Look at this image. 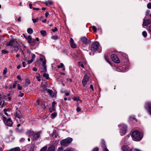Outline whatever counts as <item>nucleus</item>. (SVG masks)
Instances as JSON below:
<instances>
[{"label": "nucleus", "instance_id": "20e7f679", "mask_svg": "<svg viewBox=\"0 0 151 151\" xmlns=\"http://www.w3.org/2000/svg\"><path fill=\"white\" fill-rule=\"evenodd\" d=\"M73 140L72 138L68 137L60 141V143L61 146H65L70 144Z\"/></svg>", "mask_w": 151, "mask_h": 151}, {"label": "nucleus", "instance_id": "f704fd0d", "mask_svg": "<svg viewBox=\"0 0 151 151\" xmlns=\"http://www.w3.org/2000/svg\"><path fill=\"white\" fill-rule=\"evenodd\" d=\"M142 35L144 37H146L147 36V33L146 32L144 31L142 32Z\"/></svg>", "mask_w": 151, "mask_h": 151}, {"label": "nucleus", "instance_id": "338daca9", "mask_svg": "<svg viewBox=\"0 0 151 151\" xmlns=\"http://www.w3.org/2000/svg\"><path fill=\"white\" fill-rule=\"evenodd\" d=\"M21 21V17H19L18 18V19H17V21L19 22H20Z\"/></svg>", "mask_w": 151, "mask_h": 151}, {"label": "nucleus", "instance_id": "4d7b16f0", "mask_svg": "<svg viewBox=\"0 0 151 151\" xmlns=\"http://www.w3.org/2000/svg\"><path fill=\"white\" fill-rule=\"evenodd\" d=\"M81 109L79 107H77V108L76 109V110H77V111L78 112H79L80 111H81Z\"/></svg>", "mask_w": 151, "mask_h": 151}, {"label": "nucleus", "instance_id": "58836bf2", "mask_svg": "<svg viewBox=\"0 0 151 151\" xmlns=\"http://www.w3.org/2000/svg\"><path fill=\"white\" fill-rule=\"evenodd\" d=\"M39 18H37L35 19H34L32 18V21H33V22L34 23H35L38 21L39 20Z\"/></svg>", "mask_w": 151, "mask_h": 151}, {"label": "nucleus", "instance_id": "a19ab883", "mask_svg": "<svg viewBox=\"0 0 151 151\" xmlns=\"http://www.w3.org/2000/svg\"><path fill=\"white\" fill-rule=\"evenodd\" d=\"M43 76L47 79H48L49 78V75L47 74L46 73H44L43 75Z\"/></svg>", "mask_w": 151, "mask_h": 151}, {"label": "nucleus", "instance_id": "c9c22d12", "mask_svg": "<svg viewBox=\"0 0 151 151\" xmlns=\"http://www.w3.org/2000/svg\"><path fill=\"white\" fill-rule=\"evenodd\" d=\"M9 51L6 49L3 50H2V53L3 54L8 53Z\"/></svg>", "mask_w": 151, "mask_h": 151}, {"label": "nucleus", "instance_id": "2f4dec72", "mask_svg": "<svg viewBox=\"0 0 151 151\" xmlns=\"http://www.w3.org/2000/svg\"><path fill=\"white\" fill-rule=\"evenodd\" d=\"M51 38L53 40H57L58 38L57 36L55 35L54 36H52L51 37Z\"/></svg>", "mask_w": 151, "mask_h": 151}, {"label": "nucleus", "instance_id": "8fccbe9b", "mask_svg": "<svg viewBox=\"0 0 151 151\" xmlns=\"http://www.w3.org/2000/svg\"><path fill=\"white\" fill-rule=\"evenodd\" d=\"M51 30L53 32H55L58 30V29L56 27H55L54 29H52Z\"/></svg>", "mask_w": 151, "mask_h": 151}, {"label": "nucleus", "instance_id": "7c9ffc66", "mask_svg": "<svg viewBox=\"0 0 151 151\" xmlns=\"http://www.w3.org/2000/svg\"><path fill=\"white\" fill-rule=\"evenodd\" d=\"M45 3L47 6H48L52 5L53 4V2L51 1H46L45 2Z\"/></svg>", "mask_w": 151, "mask_h": 151}, {"label": "nucleus", "instance_id": "7ed1b4c3", "mask_svg": "<svg viewBox=\"0 0 151 151\" xmlns=\"http://www.w3.org/2000/svg\"><path fill=\"white\" fill-rule=\"evenodd\" d=\"M119 127L121 128L120 131V133L121 136L124 135L126 133L127 131V126L123 124H119Z\"/></svg>", "mask_w": 151, "mask_h": 151}, {"label": "nucleus", "instance_id": "f3484780", "mask_svg": "<svg viewBox=\"0 0 151 151\" xmlns=\"http://www.w3.org/2000/svg\"><path fill=\"white\" fill-rule=\"evenodd\" d=\"M145 107L148 108L150 114L151 115V103L149 102L147 103Z\"/></svg>", "mask_w": 151, "mask_h": 151}, {"label": "nucleus", "instance_id": "13d9d810", "mask_svg": "<svg viewBox=\"0 0 151 151\" xmlns=\"http://www.w3.org/2000/svg\"><path fill=\"white\" fill-rule=\"evenodd\" d=\"M41 107H42V108L44 109H45V105H44V104H42L41 106Z\"/></svg>", "mask_w": 151, "mask_h": 151}, {"label": "nucleus", "instance_id": "473e14b6", "mask_svg": "<svg viewBox=\"0 0 151 151\" xmlns=\"http://www.w3.org/2000/svg\"><path fill=\"white\" fill-rule=\"evenodd\" d=\"M104 57H105V59L106 61L108 63H109L110 64H111L110 62L109 61V60L108 59V57L106 55H104Z\"/></svg>", "mask_w": 151, "mask_h": 151}, {"label": "nucleus", "instance_id": "09e8293b", "mask_svg": "<svg viewBox=\"0 0 151 151\" xmlns=\"http://www.w3.org/2000/svg\"><path fill=\"white\" fill-rule=\"evenodd\" d=\"M63 148L62 147H59L58 148L57 151H63Z\"/></svg>", "mask_w": 151, "mask_h": 151}, {"label": "nucleus", "instance_id": "0e129e2a", "mask_svg": "<svg viewBox=\"0 0 151 151\" xmlns=\"http://www.w3.org/2000/svg\"><path fill=\"white\" fill-rule=\"evenodd\" d=\"M90 88L92 89V91H93V86L92 84L90 85Z\"/></svg>", "mask_w": 151, "mask_h": 151}, {"label": "nucleus", "instance_id": "a211bd4d", "mask_svg": "<svg viewBox=\"0 0 151 151\" xmlns=\"http://www.w3.org/2000/svg\"><path fill=\"white\" fill-rule=\"evenodd\" d=\"M70 43L72 48H74L76 47V46L74 42V40L72 38H70Z\"/></svg>", "mask_w": 151, "mask_h": 151}, {"label": "nucleus", "instance_id": "49530a36", "mask_svg": "<svg viewBox=\"0 0 151 151\" xmlns=\"http://www.w3.org/2000/svg\"><path fill=\"white\" fill-rule=\"evenodd\" d=\"M20 94L19 95V96L21 97H22L24 96V94L23 93H22L21 91H19Z\"/></svg>", "mask_w": 151, "mask_h": 151}, {"label": "nucleus", "instance_id": "c756f323", "mask_svg": "<svg viewBox=\"0 0 151 151\" xmlns=\"http://www.w3.org/2000/svg\"><path fill=\"white\" fill-rule=\"evenodd\" d=\"M73 99L74 101H80L81 102H82V101L79 99V97L78 96L74 97H73Z\"/></svg>", "mask_w": 151, "mask_h": 151}, {"label": "nucleus", "instance_id": "f8f14e48", "mask_svg": "<svg viewBox=\"0 0 151 151\" xmlns=\"http://www.w3.org/2000/svg\"><path fill=\"white\" fill-rule=\"evenodd\" d=\"M89 80V77L86 75L84 76L83 79L82 81V83L84 87L86 86L87 82Z\"/></svg>", "mask_w": 151, "mask_h": 151}, {"label": "nucleus", "instance_id": "69168bd1", "mask_svg": "<svg viewBox=\"0 0 151 151\" xmlns=\"http://www.w3.org/2000/svg\"><path fill=\"white\" fill-rule=\"evenodd\" d=\"M33 70L35 71H36L37 70V69L35 67L33 68Z\"/></svg>", "mask_w": 151, "mask_h": 151}, {"label": "nucleus", "instance_id": "9b49d317", "mask_svg": "<svg viewBox=\"0 0 151 151\" xmlns=\"http://www.w3.org/2000/svg\"><path fill=\"white\" fill-rule=\"evenodd\" d=\"M81 42L83 44H85L87 45L90 44L91 43V41L90 40H88L86 37H83L81 38Z\"/></svg>", "mask_w": 151, "mask_h": 151}, {"label": "nucleus", "instance_id": "2eb2a0df", "mask_svg": "<svg viewBox=\"0 0 151 151\" xmlns=\"http://www.w3.org/2000/svg\"><path fill=\"white\" fill-rule=\"evenodd\" d=\"M122 151H132L129 147L127 145H123L122 147Z\"/></svg>", "mask_w": 151, "mask_h": 151}, {"label": "nucleus", "instance_id": "6e6552de", "mask_svg": "<svg viewBox=\"0 0 151 151\" xmlns=\"http://www.w3.org/2000/svg\"><path fill=\"white\" fill-rule=\"evenodd\" d=\"M42 88L43 89L44 92H45V91H46L48 94L51 96L52 97H54L55 96V93L53 92V91L52 90H50L48 88H46V86H42Z\"/></svg>", "mask_w": 151, "mask_h": 151}, {"label": "nucleus", "instance_id": "680f3d73", "mask_svg": "<svg viewBox=\"0 0 151 151\" xmlns=\"http://www.w3.org/2000/svg\"><path fill=\"white\" fill-rule=\"evenodd\" d=\"M56 104V102L55 101H53L52 103V106H55Z\"/></svg>", "mask_w": 151, "mask_h": 151}, {"label": "nucleus", "instance_id": "e433bc0d", "mask_svg": "<svg viewBox=\"0 0 151 151\" xmlns=\"http://www.w3.org/2000/svg\"><path fill=\"white\" fill-rule=\"evenodd\" d=\"M78 66H79L81 67L82 68H84V65L81 62H79L78 63Z\"/></svg>", "mask_w": 151, "mask_h": 151}, {"label": "nucleus", "instance_id": "052dcab7", "mask_svg": "<svg viewBox=\"0 0 151 151\" xmlns=\"http://www.w3.org/2000/svg\"><path fill=\"white\" fill-rule=\"evenodd\" d=\"M49 14L48 12H46L45 13V16H46V17H47L48 15H49Z\"/></svg>", "mask_w": 151, "mask_h": 151}, {"label": "nucleus", "instance_id": "f03ea898", "mask_svg": "<svg viewBox=\"0 0 151 151\" xmlns=\"http://www.w3.org/2000/svg\"><path fill=\"white\" fill-rule=\"evenodd\" d=\"M131 136L133 140L135 141H140L142 138L140 135V133L137 131L136 130L133 131Z\"/></svg>", "mask_w": 151, "mask_h": 151}, {"label": "nucleus", "instance_id": "37998d69", "mask_svg": "<svg viewBox=\"0 0 151 151\" xmlns=\"http://www.w3.org/2000/svg\"><path fill=\"white\" fill-rule=\"evenodd\" d=\"M147 7L148 9H151V3H148L147 4Z\"/></svg>", "mask_w": 151, "mask_h": 151}, {"label": "nucleus", "instance_id": "c03bdc74", "mask_svg": "<svg viewBox=\"0 0 151 151\" xmlns=\"http://www.w3.org/2000/svg\"><path fill=\"white\" fill-rule=\"evenodd\" d=\"M17 88L19 90H22V87L20 86V84H18L17 85Z\"/></svg>", "mask_w": 151, "mask_h": 151}, {"label": "nucleus", "instance_id": "bb28decb", "mask_svg": "<svg viewBox=\"0 0 151 151\" xmlns=\"http://www.w3.org/2000/svg\"><path fill=\"white\" fill-rule=\"evenodd\" d=\"M64 151H74V150L70 147H68L64 150Z\"/></svg>", "mask_w": 151, "mask_h": 151}, {"label": "nucleus", "instance_id": "6ab92c4d", "mask_svg": "<svg viewBox=\"0 0 151 151\" xmlns=\"http://www.w3.org/2000/svg\"><path fill=\"white\" fill-rule=\"evenodd\" d=\"M25 83L24 86L25 87L27 86L30 83V80L28 79H26L25 80Z\"/></svg>", "mask_w": 151, "mask_h": 151}, {"label": "nucleus", "instance_id": "e2e57ef3", "mask_svg": "<svg viewBox=\"0 0 151 151\" xmlns=\"http://www.w3.org/2000/svg\"><path fill=\"white\" fill-rule=\"evenodd\" d=\"M17 79L19 80H21V78L20 76L19 75H18L17 77Z\"/></svg>", "mask_w": 151, "mask_h": 151}, {"label": "nucleus", "instance_id": "b1692460", "mask_svg": "<svg viewBox=\"0 0 151 151\" xmlns=\"http://www.w3.org/2000/svg\"><path fill=\"white\" fill-rule=\"evenodd\" d=\"M19 44L18 43L17 44H16L14 46V50L16 52L17 51L19 50L18 47Z\"/></svg>", "mask_w": 151, "mask_h": 151}, {"label": "nucleus", "instance_id": "774afa93", "mask_svg": "<svg viewBox=\"0 0 151 151\" xmlns=\"http://www.w3.org/2000/svg\"><path fill=\"white\" fill-rule=\"evenodd\" d=\"M134 150L135 151H141L139 149L135 148L134 149Z\"/></svg>", "mask_w": 151, "mask_h": 151}, {"label": "nucleus", "instance_id": "cd10ccee", "mask_svg": "<svg viewBox=\"0 0 151 151\" xmlns=\"http://www.w3.org/2000/svg\"><path fill=\"white\" fill-rule=\"evenodd\" d=\"M36 43V40L34 39H32V40L31 42L29 43L30 45H34Z\"/></svg>", "mask_w": 151, "mask_h": 151}, {"label": "nucleus", "instance_id": "3c124183", "mask_svg": "<svg viewBox=\"0 0 151 151\" xmlns=\"http://www.w3.org/2000/svg\"><path fill=\"white\" fill-rule=\"evenodd\" d=\"M92 29L94 32H96V31L97 29L96 27L95 26H93L92 27Z\"/></svg>", "mask_w": 151, "mask_h": 151}, {"label": "nucleus", "instance_id": "4468645a", "mask_svg": "<svg viewBox=\"0 0 151 151\" xmlns=\"http://www.w3.org/2000/svg\"><path fill=\"white\" fill-rule=\"evenodd\" d=\"M151 23V19H144L143 20V23L142 24L143 26H147L150 24Z\"/></svg>", "mask_w": 151, "mask_h": 151}, {"label": "nucleus", "instance_id": "4be33fe9", "mask_svg": "<svg viewBox=\"0 0 151 151\" xmlns=\"http://www.w3.org/2000/svg\"><path fill=\"white\" fill-rule=\"evenodd\" d=\"M1 96V95H0V106H3L4 104V101Z\"/></svg>", "mask_w": 151, "mask_h": 151}, {"label": "nucleus", "instance_id": "412c9836", "mask_svg": "<svg viewBox=\"0 0 151 151\" xmlns=\"http://www.w3.org/2000/svg\"><path fill=\"white\" fill-rule=\"evenodd\" d=\"M55 147L53 145H52L48 147L47 151H55Z\"/></svg>", "mask_w": 151, "mask_h": 151}, {"label": "nucleus", "instance_id": "aec40b11", "mask_svg": "<svg viewBox=\"0 0 151 151\" xmlns=\"http://www.w3.org/2000/svg\"><path fill=\"white\" fill-rule=\"evenodd\" d=\"M20 148L19 147H17L11 149L9 151H20Z\"/></svg>", "mask_w": 151, "mask_h": 151}, {"label": "nucleus", "instance_id": "ddd939ff", "mask_svg": "<svg viewBox=\"0 0 151 151\" xmlns=\"http://www.w3.org/2000/svg\"><path fill=\"white\" fill-rule=\"evenodd\" d=\"M111 58L112 60L114 62L116 63H119L120 60L116 55L114 54H112L111 55Z\"/></svg>", "mask_w": 151, "mask_h": 151}, {"label": "nucleus", "instance_id": "dca6fc26", "mask_svg": "<svg viewBox=\"0 0 151 151\" xmlns=\"http://www.w3.org/2000/svg\"><path fill=\"white\" fill-rule=\"evenodd\" d=\"M101 145L104 149V151H109V150L106 147L105 142L103 140H102L101 142Z\"/></svg>", "mask_w": 151, "mask_h": 151}, {"label": "nucleus", "instance_id": "423d86ee", "mask_svg": "<svg viewBox=\"0 0 151 151\" xmlns=\"http://www.w3.org/2000/svg\"><path fill=\"white\" fill-rule=\"evenodd\" d=\"M99 46V43L96 42L93 43L90 47H89V49L92 52H95L97 50Z\"/></svg>", "mask_w": 151, "mask_h": 151}, {"label": "nucleus", "instance_id": "9d476101", "mask_svg": "<svg viewBox=\"0 0 151 151\" xmlns=\"http://www.w3.org/2000/svg\"><path fill=\"white\" fill-rule=\"evenodd\" d=\"M40 61H42V65L43 67L42 72H45L46 71L47 69L46 65V60L45 59V58L44 59L43 58H40Z\"/></svg>", "mask_w": 151, "mask_h": 151}, {"label": "nucleus", "instance_id": "a878e982", "mask_svg": "<svg viewBox=\"0 0 151 151\" xmlns=\"http://www.w3.org/2000/svg\"><path fill=\"white\" fill-rule=\"evenodd\" d=\"M40 33L43 36H45L47 34L45 30H42L40 31Z\"/></svg>", "mask_w": 151, "mask_h": 151}, {"label": "nucleus", "instance_id": "603ef678", "mask_svg": "<svg viewBox=\"0 0 151 151\" xmlns=\"http://www.w3.org/2000/svg\"><path fill=\"white\" fill-rule=\"evenodd\" d=\"M58 136V134H57L56 132H54L53 134V136H54L55 137H57Z\"/></svg>", "mask_w": 151, "mask_h": 151}, {"label": "nucleus", "instance_id": "bf43d9fd", "mask_svg": "<svg viewBox=\"0 0 151 151\" xmlns=\"http://www.w3.org/2000/svg\"><path fill=\"white\" fill-rule=\"evenodd\" d=\"M148 30L149 32L151 33V25L148 28Z\"/></svg>", "mask_w": 151, "mask_h": 151}, {"label": "nucleus", "instance_id": "6e6d98bb", "mask_svg": "<svg viewBox=\"0 0 151 151\" xmlns=\"http://www.w3.org/2000/svg\"><path fill=\"white\" fill-rule=\"evenodd\" d=\"M92 151H99V148L98 147L95 148Z\"/></svg>", "mask_w": 151, "mask_h": 151}, {"label": "nucleus", "instance_id": "39448f33", "mask_svg": "<svg viewBox=\"0 0 151 151\" xmlns=\"http://www.w3.org/2000/svg\"><path fill=\"white\" fill-rule=\"evenodd\" d=\"M1 115L2 116V117L3 118L2 119L3 120L5 124L8 126H12L13 124V122L11 119L9 118L7 120H6V121H5V120H6V117L4 116V115L3 114H1Z\"/></svg>", "mask_w": 151, "mask_h": 151}, {"label": "nucleus", "instance_id": "72a5a7b5", "mask_svg": "<svg viewBox=\"0 0 151 151\" xmlns=\"http://www.w3.org/2000/svg\"><path fill=\"white\" fill-rule=\"evenodd\" d=\"M57 113H52L51 114V117L52 119L54 118L57 115Z\"/></svg>", "mask_w": 151, "mask_h": 151}, {"label": "nucleus", "instance_id": "5701e85b", "mask_svg": "<svg viewBox=\"0 0 151 151\" xmlns=\"http://www.w3.org/2000/svg\"><path fill=\"white\" fill-rule=\"evenodd\" d=\"M4 114L7 116H8L9 115V111L7 109H4Z\"/></svg>", "mask_w": 151, "mask_h": 151}, {"label": "nucleus", "instance_id": "5fc2aeb1", "mask_svg": "<svg viewBox=\"0 0 151 151\" xmlns=\"http://www.w3.org/2000/svg\"><path fill=\"white\" fill-rule=\"evenodd\" d=\"M67 100H70V97H68L67 98L65 97L64 98V100L65 101H66Z\"/></svg>", "mask_w": 151, "mask_h": 151}, {"label": "nucleus", "instance_id": "4c0bfd02", "mask_svg": "<svg viewBox=\"0 0 151 151\" xmlns=\"http://www.w3.org/2000/svg\"><path fill=\"white\" fill-rule=\"evenodd\" d=\"M64 67V65L63 63H61L60 65H58L57 67L58 68H63Z\"/></svg>", "mask_w": 151, "mask_h": 151}, {"label": "nucleus", "instance_id": "864d4df0", "mask_svg": "<svg viewBox=\"0 0 151 151\" xmlns=\"http://www.w3.org/2000/svg\"><path fill=\"white\" fill-rule=\"evenodd\" d=\"M33 59H32L28 61V63L30 64L33 62Z\"/></svg>", "mask_w": 151, "mask_h": 151}, {"label": "nucleus", "instance_id": "393cba45", "mask_svg": "<svg viewBox=\"0 0 151 151\" xmlns=\"http://www.w3.org/2000/svg\"><path fill=\"white\" fill-rule=\"evenodd\" d=\"M32 37L30 35H29L27 37V42L28 43H29L30 42H31V41L32 40Z\"/></svg>", "mask_w": 151, "mask_h": 151}, {"label": "nucleus", "instance_id": "a18cd8bd", "mask_svg": "<svg viewBox=\"0 0 151 151\" xmlns=\"http://www.w3.org/2000/svg\"><path fill=\"white\" fill-rule=\"evenodd\" d=\"M70 91H65V95L66 96H68L69 95V94H70Z\"/></svg>", "mask_w": 151, "mask_h": 151}, {"label": "nucleus", "instance_id": "0eeeda50", "mask_svg": "<svg viewBox=\"0 0 151 151\" xmlns=\"http://www.w3.org/2000/svg\"><path fill=\"white\" fill-rule=\"evenodd\" d=\"M15 116L16 117L18 118L21 123H23L24 121V119L22 116V115L21 111L17 110L16 112Z\"/></svg>", "mask_w": 151, "mask_h": 151}, {"label": "nucleus", "instance_id": "ea45409f", "mask_svg": "<svg viewBox=\"0 0 151 151\" xmlns=\"http://www.w3.org/2000/svg\"><path fill=\"white\" fill-rule=\"evenodd\" d=\"M47 148V146H45L41 149L40 151H46Z\"/></svg>", "mask_w": 151, "mask_h": 151}, {"label": "nucleus", "instance_id": "f257e3e1", "mask_svg": "<svg viewBox=\"0 0 151 151\" xmlns=\"http://www.w3.org/2000/svg\"><path fill=\"white\" fill-rule=\"evenodd\" d=\"M41 133L40 131L37 132L32 130L28 131L26 132L27 134L29 136H32L33 139L35 140H38L40 137Z\"/></svg>", "mask_w": 151, "mask_h": 151}, {"label": "nucleus", "instance_id": "79ce46f5", "mask_svg": "<svg viewBox=\"0 0 151 151\" xmlns=\"http://www.w3.org/2000/svg\"><path fill=\"white\" fill-rule=\"evenodd\" d=\"M40 100L39 99H38L36 100V103H35V106H37L39 105L40 103Z\"/></svg>", "mask_w": 151, "mask_h": 151}, {"label": "nucleus", "instance_id": "c85d7f7f", "mask_svg": "<svg viewBox=\"0 0 151 151\" xmlns=\"http://www.w3.org/2000/svg\"><path fill=\"white\" fill-rule=\"evenodd\" d=\"M28 33L29 34H32L33 32V30L31 28H28L27 29Z\"/></svg>", "mask_w": 151, "mask_h": 151}, {"label": "nucleus", "instance_id": "de8ad7c7", "mask_svg": "<svg viewBox=\"0 0 151 151\" xmlns=\"http://www.w3.org/2000/svg\"><path fill=\"white\" fill-rule=\"evenodd\" d=\"M7 69L6 68H4V70L3 72V74L5 75L6 73L7 72Z\"/></svg>", "mask_w": 151, "mask_h": 151}, {"label": "nucleus", "instance_id": "1a4fd4ad", "mask_svg": "<svg viewBox=\"0 0 151 151\" xmlns=\"http://www.w3.org/2000/svg\"><path fill=\"white\" fill-rule=\"evenodd\" d=\"M18 43V42L15 41L14 39H12L10 40L9 41L6 43V46H13L15 45L16 44Z\"/></svg>", "mask_w": 151, "mask_h": 151}]
</instances>
